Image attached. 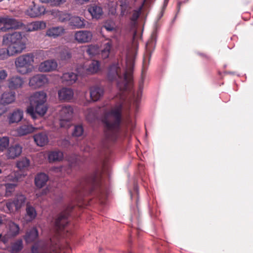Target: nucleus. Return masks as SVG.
<instances>
[{
  "label": "nucleus",
  "mask_w": 253,
  "mask_h": 253,
  "mask_svg": "<svg viewBox=\"0 0 253 253\" xmlns=\"http://www.w3.org/2000/svg\"><path fill=\"white\" fill-rule=\"evenodd\" d=\"M123 106L119 104L107 112L102 120L106 129V137L111 140L116 139L122 120Z\"/></svg>",
  "instance_id": "obj_1"
},
{
  "label": "nucleus",
  "mask_w": 253,
  "mask_h": 253,
  "mask_svg": "<svg viewBox=\"0 0 253 253\" xmlns=\"http://www.w3.org/2000/svg\"><path fill=\"white\" fill-rule=\"evenodd\" d=\"M27 42V38L21 32L6 33L2 37V44L8 46L10 51L14 55L25 50Z\"/></svg>",
  "instance_id": "obj_2"
},
{
  "label": "nucleus",
  "mask_w": 253,
  "mask_h": 253,
  "mask_svg": "<svg viewBox=\"0 0 253 253\" xmlns=\"http://www.w3.org/2000/svg\"><path fill=\"white\" fill-rule=\"evenodd\" d=\"M107 77L111 81H117V87L122 91L128 89L132 82V76L130 73L125 72L123 76L121 75V69L118 63L109 66Z\"/></svg>",
  "instance_id": "obj_3"
},
{
  "label": "nucleus",
  "mask_w": 253,
  "mask_h": 253,
  "mask_svg": "<svg viewBox=\"0 0 253 253\" xmlns=\"http://www.w3.org/2000/svg\"><path fill=\"white\" fill-rule=\"evenodd\" d=\"M100 187V178L97 173H93L83 178L76 190V192L80 196L91 194L95 189Z\"/></svg>",
  "instance_id": "obj_4"
},
{
  "label": "nucleus",
  "mask_w": 253,
  "mask_h": 253,
  "mask_svg": "<svg viewBox=\"0 0 253 253\" xmlns=\"http://www.w3.org/2000/svg\"><path fill=\"white\" fill-rule=\"evenodd\" d=\"M35 55L33 53H27L17 57L14 62L17 73L25 75L32 72Z\"/></svg>",
  "instance_id": "obj_5"
},
{
  "label": "nucleus",
  "mask_w": 253,
  "mask_h": 253,
  "mask_svg": "<svg viewBox=\"0 0 253 253\" xmlns=\"http://www.w3.org/2000/svg\"><path fill=\"white\" fill-rule=\"evenodd\" d=\"M58 116L61 127L68 128L70 126V120L73 114V109L70 105L59 107Z\"/></svg>",
  "instance_id": "obj_6"
},
{
  "label": "nucleus",
  "mask_w": 253,
  "mask_h": 253,
  "mask_svg": "<svg viewBox=\"0 0 253 253\" xmlns=\"http://www.w3.org/2000/svg\"><path fill=\"white\" fill-rule=\"evenodd\" d=\"M74 206L69 205L64 208L55 220V225L59 230H63L69 222L68 217L70 216Z\"/></svg>",
  "instance_id": "obj_7"
},
{
  "label": "nucleus",
  "mask_w": 253,
  "mask_h": 253,
  "mask_svg": "<svg viewBox=\"0 0 253 253\" xmlns=\"http://www.w3.org/2000/svg\"><path fill=\"white\" fill-rule=\"evenodd\" d=\"M46 100V95L43 91H38L35 92L29 98L30 105L27 109V113L29 114L33 118H35V113L33 105H35L37 104L41 103H45Z\"/></svg>",
  "instance_id": "obj_8"
},
{
  "label": "nucleus",
  "mask_w": 253,
  "mask_h": 253,
  "mask_svg": "<svg viewBox=\"0 0 253 253\" xmlns=\"http://www.w3.org/2000/svg\"><path fill=\"white\" fill-rule=\"evenodd\" d=\"M26 198L23 194H17L13 200H8L6 203V206L9 211H13L14 208L15 211H18L23 207L26 202Z\"/></svg>",
  "instance_id": "obj_9"
},
{
  "label": "nucleus",
  "mask_w": 253,
  "mask_h": 253,
  "mask_svg": "<svg viewBox=\"0 0 253 253\" xmlns=\"http://www.w3.org/2000/svg\"><path fill=\"white\" fill-rule=\"evenodd\" d=\"M5 179L7 181H12L13 182L12 183H6L4 185L5 186V195L7 197H9L14 192L15 188L17 185L16 183L19 179L18 172H12L6 177Z\"/></svg>",
  "instance_id": "obj_10"
},
{
  "label": "nucleus",
  "mask_w": 253,
  "mask_h": 253,
  "mask_svg": "<svg viewBox=\"0 0 253 253\" xmlns=\"http://www.w3.org/2000/svg\"><path fill=\"white\" fill-rule=\"evenodd\" d=\"M48 83V79L46 75L37 74L29 79V84L33 88H37L43 86Z\"/></svg>",
  "instance_id": "obj_11"
},
{
  "label": "nucleus",
  "mask_w": 253,
  "mask_h": 253,
  "mask_svg": "<svg viewBox=\"0 0 253 253\" xmlns=\"http://www.w3.org/2000/svg\"><path fill=\"white\" fill-rule=\"evenodd\" d=\"M24 84V79L18 75L10 77L7 81V85L11 90L21 88Z\"/></svg>",
  "instance_id": "obj_12"
},
{
  "label": "nucleus",
  "mask_w": 253,
  "mask_h": 253,
  "mask_svg": "<svg viewBox=\"0 0 253 253\" xmlns=\"http://www.w3.org/2000/svg\"><path fill=\"white\" fill-rule=\"evenodd\" d=\"M34 5L30 7L26 12V14L31 17L35 18L41 16L45 13V8L43 6Z\"/></svg>",
  "instance_id": "obj_13"
},
{
  "label": "nucleus",
  "mask_w": 253,
  "mask_h": 253,
  "mask_svg": "<svg viewBox=\"0 0 253 253\" xmlns=\"http://www.w3.org/2000/svg\"><path fill=\"white\" fill-rule=\"evenodd\" d=\"M57 67V63L54 60H47L40 64L39 70L42 72H49L55 70Z\"/></svg>",
  "instance_id": "obj_14"
},
{
  "label": "nucleus",
  "mask_w": 253,
  "mask_h": 253,
  "mask_svg": "<svg viewBox=\"0 0 253 253\" xmlns=\"http://www.w3.org/2000/svg\"><path fill=\"white\" fill-rule=\"evenodd\" d=\"M91 32L88 31H80L75 34V40L79 43H85L90 42L92 39Z\"/></svg>",
  "instance_id": "obj_15"
},
{
  "label": "nucleus",
  "mask_w": 253,
  "mask_h": 253,
  "mask_svg": "<svg viewBox=\"0 0 253 253\" xmlns=\"http://www.w3.org/2000/svg\"><path fill=\"white\" fill-rule=\"evenodd\" d=\"M90 97L93 102L99 100L104 94V89L98 85L91 86L89 88Z\"/></svg>",
  "instance_id": "obj_16"
},
{
  "label": "nucleus",
  "mask_w": 253,
  "mask_h": 253,
  "mask_svg": "<svg viewBox=\"0 0 253 253\" xmlns=\"http://www.w3.org/2000/svg\"><path fill=\"white\" fill-rule=\"evenodd\" d=\"M58 98L61 101H69L74 96L73 89L67 87H63L58 91Z\"/></svg>",
  "instance_id": "obj_17"
},
{
  "label": "nucleus",
  "mask_w": 253,
  "mask_h": 253,
  "mask_svg": "<svg viewBox=\"0 0 253 253\" xmlns=\"http://www.w3.org/2000/svg\"><path fill=\"white\" fill-rule=\"evenodd\" d=\"M15 100V93L12 91H5L3 92L0 99V104L5 106L14 102Z\"/></svg>",
  "instance_id": "obj_18"
},
{
  "label": "nucleus",
  "mask_w": 253,
  "mask_h": 253,
  "mask_svg": "<svg viewBox=\"0 0 253 253\" xmlns=\"http://www.w3.org/2000/svg\"><path fill=\"white\" fill-rule=\"evenodd\" d=\"M61 79L62 83L70 85L76 83L78 79V76L73 72L65 73L63 74Z\"/></svg>",
  "instance_id": "obj_19"
},
{
  "label": "nucleus",
  "mask_w": 253,
  "mask_h": 253,
  "mask_svg": "<svg viewBox=\"0 0 253 253\" xmlns=\"http://www.w3.org/2000/svg\"><path fill=\"white\" fill-rule=\"evenodd\" d=\"M22 147L19 144L11 146L7 150V157L13 159L18 157L22 153Z\"/></svg>",
  "instance_id": "obj_20"
},
{
  "label": "nucleus",
  "mask_w": 253,
  "mask_h": 253,
  "mask_svg": "<svg viewBox=\"0 0 253 253\" xmlns=\"http://www.w3.org/2000/svg\"><path fill=\"white\" fill-rule=\"evenodd\" d=\"M51 14L61 23L69 21L71 16L70 14L66 12L61 11L56 9L51 11Z\"/></svg>",
  "instance_id": "obj_21"
},
{
  "label": "nucleus",
  "mask_w": 253,
  "mask_h": 253,
  "mask_svg": "<svg viewBox=\"0 0 253 253\" xmlns=\"http://www.w3.org/2000/svg\"><path fill=\"white\" fill-rule=\"evenodd\" d=\"M4 25L7 26L6 29H17L21 27L23 24L14 18H9L8 16L4 17Z\"/></svg>",
  "instance_id": "obj_22"
},
{
  "label": "nucleus",
  "mask_w": 253,
  "mask_h": 253,
  "mask_svg": "<svg viewBox=\"0 0 253 253\" xmlns=\"http://www.w3.org/2000/svg\"><path fill=\"white\" fill-rule=\"evenodd\" d=\"M65 31V29L62 26L53 27L46 31V35L49 37L56 38L64 34Z\"/></svg>",
  "instance_id": "obj_23"
},
{
  "label": "nucleus",
  "mask_w": 253,
  "mask_h": 253,
  "mask_svg": "<svg viewBox=\"0 0 253 253\" xmlns=\"http://www.w3.org/2000/svg\"><path fill=\"white\" fill-rule=\"evenodd\" d=\"M37 215V211L34 207L27 204L26 209V214L24 219L26 222H30L35 219Z\"/></svg>",
  "instance_id": "obj_24"
},
{
  "label": "nucleus",
  "mask_w": 253,
  "mask_h": 253,
  "mask_svg": "<svg viewBox=\"0 0 253 253\" xmlns=\"http://www.w3.org/2000/svg\"><path fill=\"white\" fill-rule=\"evenodd\" d=\"M85 21L79 16H71L69 20L70 26L74 28H83L85 27Z\"/></svg>",
  "instance_id": "obj_25"
},
{
  "label": "nucleus",
  "mask_w": 253,
  "mask_h": 253,
  "mask_svg": "<svg viewBox=\"0 0 253 253\" xmlns=\"http://www.w3.org/2000/svg\"><path fill=\"white\" fill-rule=\"evenodd\" d=\"M88 11L92 18L97 19H99L103 14V10L101 7L95 4L91 5L88 7Z\"/></svg>",
  "instance_id": "obj_26"
},
{
  "label": "nucleus",
  "mask_w": 253,
  "mask_h": 253,
  "mask_svg": "<svg viewBox=\"0 0 253 253\" xmlns=\"http://www.w3.org/2000/svg\"><path fill=\"white\" fill-rule=\"evenodd\" d=\"M48 180V176L44 173H38L35 177V183L36 186L41 188L43 187Z\"/></svg>",
  "instance_id": "obj_27"
},
{
  "label": "nucleus",
  "mask_w": 253,
  "mask_h": 253,
  "mask_svg": "<svg viewBox=\"0 0 253 253\" xmlns=\"http://www.w3.org/2000/svg\"><path fill=\"white\" fill-rule=\"evenodd\" d=\"M23 112L20 109H16L10 114L8 117L10 124L19 122L23 118Z\"/></svg>",
  "instance_id": "obj_28"
},
{
  "label": "nucleus",
  "mask_w": 253,
  "mask_h": 253,
  "mask_svg": "<svg viewBox=\"0 0 253 253\" xmlns=\"http://www.w3.org/2000/svg\"><path fill=\"white\" fill-rule=\"evenodd\" d=\"M34 139L39 146H43L48 142L47 135L44 132H40L34 135Z\"/></svg>",
  "instance_id": "obj_29"
},
{
  "label": "nucleus",
  "mask_w": 253,
  "mask_h": 253,
  "mask_svg": "<svg viewBox=\"0 0 253 253\" xmlns=\"http://www.w3.org/2000/svg\"><path fill=\"white\" fill-rule=\"evenodd\" d=\"M46 27V23L43 21H36L27 25L26 30L28 32H32L39 30L44 29Z\"/></svg>",
  "instance_id": "obj_30"
},
{
  "label": "nucleus",
  "mask_w": 253,
  "mask_h": 253,
  "mask_svg": "<svg viewBox=\"0 0 253 253\" xmlns=\"http://www.w3.org/2000/svg\"><path fill=\"white\" fill-rule=\"evenodd\" d=\"M35 128L31 125H24L17 129V132L19 136H24L31 133L34 131Z\"/></svg>",
  "instance_id": "obj_31"
},
{
  "label": "nucleus",
  "mask_w": 253,
  "mask_h": 253,
  "mask_svg": "<svg viewBox=\"0 0 253 253\" xmlns=\"http://www.w3.org/2000/svg\"><path fill=\"white\" fill-rule=\"evenodd\" d=\"M63 158V153L62 152L56 150L50 151L48 153V159L49 162H54L56 161H60Z\"/></svg>",
  "instance_id": "obj_32"
},
{
  "label": "nucleus",
  "mask_w": 253,
  "mask_h": 253,
  "mask_svg": "<svg viewBox=\"0 0 253 253\" xmlns=\"http://www.w3.org/2000/svg\"><path fill=\"white\" fill-rule=\"evenodd\" d=\"M38 237V231L36 227H33L26 232L24 239L26 242L34 241Z\"/></svg>",
  "instance_id": "obj_33"
},
{
  "label": "nucleus",
  "mask_w": 253,
  "mask_h": 253,
  "mask_svg": "<svg viewBox=\"0 0 253 253\" xmlns=\"http://www.w3.org/2000/svg\"><path fill=\"white\" fill-rule=\"evenodd\" d=\"M34 112L35 114L37 113L40 116H43L47 110V107L45 105V103H41L33 105ZM36 117L34 118L35 119Z\"/></svg>",
  "instance_id": "obj_34"
},
{
  "label": "nucleus",
  "mask_w": 253,
  "mask_h": 253,
  "mask_svg": "<svg viewBox=\"0 0 253 253\" xmlns=\"http://www.w3.org/2000/svg\"><path fill=\"white\" fill-rule=\"evenodd\" d=\"M23 248V244L22 239H18L12 244L11 246V253H18Z\"/></svg>",
  "instance_id": "obj_35"
},
{
  "label": "nucleus",
  "mask_w": 253,
  "mask_h": 253,
  "mask_svg": "<svg viewBox=\"0 0 253 253\" xmlns=\"http://www.w3.org/2000/svg\"><path fill=\"white\" fill-rule=\"evenodd\" d=\"M100 68V63L97 60H92L86 70L89 74L97 73Z\"/></svg>",
  "instance_id": "obj_36"
},
{
  "label": "nucleus",
  "mask_w": 253,
  "mask_h": 253,
  "mask_svg": "<svg viewBox=\"0 0 253 253\" xmlns=\"http://www.w3.org/2000/svg\"><path fill=\"white\" fill-rule=\"evenodd\" d=\"M19 232V225L14 222H11L9 224V235L11 237H15Z\"/></svg>",
  "instance_id": "obj_37"
},
{
  "label": "nucleus",
  "mask_w": 253,
  "mask_h": 253,
  "mask_svg": "<svg viewBox=\"0 0 253 253\" xmlns=\"http://www.w3.org/2000/svg\"><path fill=\"white\" fill-rule=\"evenodd\" d=\"M99 51V47L95 45H89L86 49V53L90 56L93 57L98 53Z\"/></svg>",
  "instance_id": "obj_38"
},
{
  "label": "nucleus",
  "mask_w": 253,
  "mask_h": 253,
  "mask_svg": "<svg viewBox=\"0 0 253 253\" xmlns=\"http://www.w3.org/2000/svg\"><path fill=\"white\" fill-rule=\"evenodd\" d=\"M29 160L26 158H23L17 162L16 166L19 169H22L28 168L29 166Z\"/></svg>",
  "instance_id": "obj_39"
},
{
  "label": "nucleus",
  "mask_w": 253,
  "mask_h": 253,
  "mask_svg": "<svg viewBox=\"0 0 253 253\" xmlns=\"http://www.w3.org/2000/svg\"><path fill=\"white\" fill-rule=\"evenodd\" d=\"M13 55H14L11 53L8 46L7 48H2L0 49V60H4L9 56Z\"/></svg>",
  "instance_id": "obj_40"
},
{
  "label": "nucleus",
  "mask_w": 253,
  "mask_h": 253,
  "mask_svg": "<svg viewBox=\"0 0 253 253\" xmlns=\"http://www.w3.org/2000/svg\"><path fill=\"white\" fill-rule=\"evenodd\" d=\"M9 140L7 137L0 138V152H3L8 146Z\"/></svg>",
  "instance_id": "obj_41"
},
{
  "label": "nucleus",
  "mask_w": 253,
  "mask_h": 253,
  "mask_svg": "<svg viewBox=\"0 0 253 253\" xmlns=\"http://www.w3.org/2000/svg\"><path fill=\"white\" fill-rule=\"evenodd\" d=\"M84 132V128L82 126L77 125L74 127V131L73 132V135L79 137L82 135Z\"/></svg>",
  "instance_id": "obj_42"
},
{
  "label": "nucleus",
  "mask_w": 253,
  "mask_h": 253,
  "mask_svg": "<svg viewBox=\"0 0 253 253\" xmlns=\"http://www.w3.org/2000/svg\"><path fill=\"white\" fill-rule=\"evenodd\" d=\"M144 79L142 78L141 80L139 82V88L137 93V96L135 99V103L137 104L140 100L143 90Z\"/></svg>",
  "instance_id": "obj_43"
},
{
  "label": "nucleus",
  "mask_w": 253,
  "mask_h": 253,
  "mask_svg": "<svg viewBox=\"0 0 253 253\" xmlns=\"http://www.w3.org/2000/svg\"><path fill=\"white\" fill-rule=\"evenodd\" d=\"M71 56V53L67 49H63L60 52V57L61 60H68Z\"/></svg>",
  "instance_id": "obj_44"
},
{
  "label": "nucleus",
  "mask_w": 253,
  "mask_h": 253,
  "mask_svg": "<svg viewBox=\"0 0 253 253\" xmlns=\"http://www.w3.org/2000/svg\"><path fill=\"white\" fill-rule=\"evenodd\" d=\"M113 48V42L111 40L108 41V42L103 44L102 50L104 51L109 52V54L111 53V51Z\"/></svg>",
  "instance_id": "obj_45"
},
{
  "label": "nucleus",
  "mask_w": 253,
  "mask_h": 253,
  "mask_svg": "<svg viewBox=\"0 0 253 253\" xmlns=\"http://www.w3.org/2000/svg\"><path fill=\"white\" fill-rule=\"evenodd\" d=\"M134 59L132 56H127L126 57V65L128 68L131 70L133 67Z\"/></svg>",
  "instance_id": "obj_46"
},
{
  "label": "nucleus",
  "mask_w": 253,
  "mask_h": 253,
  "mask_svg": "<svg viewBox=\"0 0 253 253\" xmlns=\"http://www.w3.org/2000/svg\"><path fill=\"white\" fill-rule=\"evenodd\" d=\"M103 28L106 29L107 31H113L114 30V24L113 22L107 21L103 26Z\"/></svg>",
  "instance_id": "obj_47"
},
{
  "label": "nucleus",
  "mask_w": 253,
  "mask_h": 253,
  "mask_svg": "<svg viewBox=\"0 0 253 253\" xmlns=\"http://www.w3.org/2000/svg\"><path fill=\"white\" fill-rule=\"evenodd\" d=\"M142 7H140L137 10H134L133 12L131 20L132 21H135L137 20L138 17H139L140 13H141V10Z\"/></svg>",
  "instance_id": "obj_48"
},
{
  "label": "nucleus",
  "mask_w": 253,
  "mask_h": 253,
  "mask_svg": "<svg viewBox=\"0 0 253 253\" xmlns=\"http://www.w3.org/2000/svg\"><path fill=\"white\" fill-rule=\"evenodd\" d=\"M66 0H49V4L57 6L64 3Z\"/></svg>",
  "instance_id": "obj_49"
},
{
  "label": "nucleus",
  "mask_w": 253,
  "mask_h": 253,
  "mask_svg": "<svg viewBox=\"0 0 253 253\" xmlns=\"http://www.w3.org/2000/svg\"><path fill=\"white\" fill-rule=\"evenodd\" d=\"M7 73L5 70H0V84L7 77Z\"/></svg>",
  "instance_id": "obj_50"
},
{
  "label": "nucleus",
  "mask_w": 253,
  "mask_h": 253,
  "mask_svg": "<svg viewBox=\"0 0 253 253\" xmlns=\"http://www.w3.org/2000/svg\"><path fill=\"white\" fill-rule=\"evenodd\" d=\"M110 54H109V52H106L102 49L100 53V55L103 59H106L109 58Z\"/></svg>",
  "instance_id": "obj_51"
},
{
  "label": "nucleus",
  "mask_w": 253,
  "mask_h": 253,
  "mask_svg": "<svg viewBox=\"0 0 253 253\" xmlns=\"http://www.w3.org/2000/svg\"><path fill=\"white\" fill-rule=\"evenodd\" d=\"M8 238L6 236H2L1 234V244L2 247L3 246H5L6 244L8 243Z\"/></svg>",
  "instance_id": "obj_52"
},
{
  "label": "nucleus",
  "mask_w": 253,
  "mask_h": 253,
  "mask_svg": "<svg viewBox=\"0 0 253 253\" xmlns=\"http://www.w3.org/2000/svg\"><path fill=\"white\" fill-rule=\"evenodd\" d=\"M32 253H39V246L37 244L34 245L31 248Z\"/></svg>",
  "instance_id": "obj_53"
},
{
  "label": "nucleus",
  "mask_w": 253,
  "mask_h": 253,
  "mask_svg": "<svg viewBox=\"0 0 253 253\" xmlns=\"http://www.w3.org/2000/svg\"><path fill=\"white\" fill-rule=\"evenodd\" d=\"M78 3L83 4L84 2L88 1L89 0H75Z\"/></svg>",
  "instance_id": "obj_54"
},
{
  "label": "nucleus",
  "mask_w": 253,
  "mask_h": 253,
  "mask_svg": "<svg viewBox=\"0 0 253 253\" xmlns=\"http://www.w3.org/2000/svg\"><path fill=\"white\" fill-rule=\"evenodd\" d=\"M1 24L4 25V17H0V26Z\"/></svg>",
  "instance_id": "obj_55"
},
{
  "label": "nucleus",
  "mask_w": 253,
  "mask_h": 253,
  "mask_svg": "<svg viewBox=\"0 0 253 253\" xmlns=\"http://www.w3.org/2000/svg\"><path fill=\"white\" fill-rule=\"evenodd\" d=\"M169 0H164V7H166L167 6Z\"/></svg>",
  "instance_id": "obj_56"
},
{
  "label": "nucleus",
  "mask_w": 253,
  "mask_h": 253,
  "mask_svg": "<svg viewBox=\"0 0 253 253\" xmlns=\"http://www.w3.org/2000/svg\"><path fill=\"white\" fill-rule=\"evenodd\" d=\"M42 3H47L49 4V0H40Z\"/></svg>",
  "instance_id": "obj_57"
},
{
  "label": "nucleus",
  "mask_w": 253,
  "mask_h": 253,
  "mask_svg": "<svg viewBox=\"0 0 253 253\" xmlns=\"http://www.w3.org/2000/svg\"><path fill=\"white\" fill-rule=\"evenodd\" d=\"M0 31L5 32V27H0Z\"/></svg>",
  "instance_id": "obj_58"
},
{
  "label": "nucleus",
  "mask_w": 253,
  "mask_h": 253,
  "mask_svg": "<svg viewBox=\"0 0 253 253\" xmlns=\"http://www.w3.org/2000/svg\"><path fill=\"white\" fill-rule=\"evenodd\" d=\"M2 248V246L1 244V234H0V249Z\"/></svg>",
  "instance_id": "obj_59"
},
{
  "label": "nucleus",
  "mask_w": 253,
  "mask_h": 253,
  "mask_svg": "<svg viewBox=\"0 0 253 253\" xmlns=\"http://www.w3.org/2000/svg\"><path fill=\"white\" fill-rule=\"evenodd\" d=\"M150 44V42H149L147 43V44H146V46H147V47H148V46H149Z\"/></svg>",
  "instance_id": "obj_60"
},
{
  "label": "nucleus",
  "mask_w": 253,
  "mask_h": 253,
  "mask_svg": "<svg viewBox=\"0 0 253 253\" xmlns=\"http://www.w3.org/2000/svg\"><path fill=\"white\" fill-rule=\"evenodd\" d=\"M2 223V219L1 217H0V225Z\"/></svg>",
  "instance_id": "obj_61"
},
{
  "label": "nucleus",
  "mask_w": 253,
  "mask_h": 253,
  "mask_svg": "<svg viewBox=\"0 0 253 253\" xmlns=\"http://www.w3.org/2000/svg\"><path fill=\"white\" fill-rule=\"evenodd\" d=\"M2 172V170L1 169H0V173H1Z\"/></svg>",
  "instance_id": "obj_62"
}]
</instances>
